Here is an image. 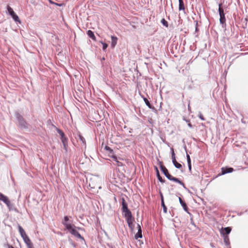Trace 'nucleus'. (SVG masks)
I'll return each mask as SVG.
<instances>
[{"instance_id":"1a4fd4ad","label":"nucleus","mask_w":248,"mask_h":248,"mask_svg":"<svg viewBox=\"0 0 248 248\" xmlns=\"http://www.w3.org/2000/svg\"><path fill=\"white\" fill-rule=\"evenodd\" d=\"M23 240L27 246L28 248H34L33 245L29 237H26Z\"/></svg>"},{"instance_id":"2f4dec72","label":"nucleus","mask_w":248,"mask_h":248,"mask_svg":"<svg viewBox=\"0 0 248 248\" xmlns=\"http://www.w3.org/2000/svg\"><path fill=\"white\" fill-rule=\"evenodd\" d=\"M50 2L53 4H54L55 5H58L59 6H62L63 5V4L62 3H61V4H58V3H55V2H52L51 1H50Z\"/></svg>"},{"instance_id":"473e14b6","label":"nucleus","mask_w":248,"mask_h":248,"mask_svg":"<svg viewBox=\"0 0 248 248\" xmlns=\"http://www.w3.org/2000/svg\"><path fill=\"white\" fill-rule=\"evenodd\" d=\"M199 117H200V118H201V119H202V120H204V118H203V116H202V115H201H201H200Z\"/></svg>"},{"instance_id":"bb28decb","label":"nucleus","mask_w":248,"mask_h":248,"mask_svg":"<svg viewBox=\"0 0 248 248\" xmlns=\"http://www.w3.org/2000/svg\"><path fill=\"white\" fill-rule=\"evenodd\" d=\"M161 22L163 24V25L164 26H166V27H167L168 26V24L167 21L166 20H165L164 19H162L161 20Z\"/></svg>"},{"instance_id":"4be33fe9","label":"nucleus","mask_w":248,"mask_h":248,"mask_svg":"<svg viewBox=\"0 0 248 248\" xmlns=\"http://www.w3.org/2000/svg\"><path fill=\"white\" fill-rule=\"evenodd\" d=\"M218 10H219V16H224L223 9L222 7L221 4H219V5Z\"/></svg>"},{"instance_id":"a211bd4d","label":"nucleus","mask_w":248,"mask_h":248,"mask_svg":"<svg viewBox=\"0 0 248 248\" xmlns=\"http://www.w3.org/2000/svg\"><path fill=\"white\" fill-rule=\"evenodd\" d=\"M222 237H223L224 242L225 243L226 245H228L230 244V240L228 235H224L223 234V235H222Z\"/></svg>"},{"instance_id":"4468645a","label":"nucleus","mask_w":248,"mask_h":248,"mask_svg":"<svg viewBox=\"0 0 248 248\" xmlns=\"http://www.w3.org/2000/svg\"><path fill=\"white\" fill-rule=\"evenodd\" d=\"M179 200L180 202V203H181V205L183 207L185 211L187 212L188 211V208L187 207L186 204L182 200V199L179 197Z\"/></svg>"},{"instance_id":"423d86ee","label":"nucleus","mask_w":248,"mask_h":248,"mask_svg":"<svg viewBox=\"0 0 248 248\" xmlns=\"http://www.w3.org/2000/svg\"><path fill=\"white\" fill-rule=\"evenodd\" d=\"M19 232L22 237L23 239L26 238V237H28V236L26 234V232H25L24 230L22 228V227L18 225V226Z\"/></svg>"},{"instance_id":"2eb2a0df","label":"nucleus","mask_w":248,"mask_h":248,"mask_svg":"<svg viewBox=\"0 0 248 248\" xmlns=\"http://www.w3.org/2000/svg\"><path fill=\"white\" fill-rule=\"evenodd\" d=\"M111 45L112 47H114L117 42V38L115 36H111Z\"/></svg>"},{"instance_id":"a878e982","label":"nucleus","mask_w":248,"mask_h":248,"mask_svg":"<svg viewBox=\"0 0 248 248\" xmlns=\"http://www.w3.org/2000/svg\"><path fill=\"white\" fill-rule=\"evenodd\" d=\"M12 17L15 22H18L19 23H21V22L19 20V16H12Z\"/></svg>"},{"instance_id":"f8f14e48","label":"nucleus","mask_w":248,"mask_h":248,"mask_svg":"<svg viewBox=\"0 0 248 248\" xmlns=\"http://www.w3.org/2000/svg\"><path fill=\"white\" fill-rule=\"evenodd\" d=\"M233 170V169L232 168H222V173L224 174L225 173H230L232 172Z\"/></svg>"},{"instance_id":"dca6fc26","label":"nucleus","mask_w":248,"mask_h":248,"mask_svg":"<svg viewBox=\"0 0 248 248\" xmlns=\"http://www.w3.org/2000/svg\"><path fill=\"white\" fill-rule=\"evenodd\" d=\"M87 34H88V35L91 38H92L93 40L94 41H95L96 40V37L93 33V32L91 31V30H88L87 32Z\"/></svg>"},{"instance_id":"20e7f679","label":"nucleus","mask_w":248,"mask_h":248,"mask_svg":"<svg viewBox=\"0 0 248 248\" xmlns=\"http://www.w3.org/2000/svg\"><path fill=\"white\" fill-rule=\"evenodd\" d=\"M172 152L171 153V158H172V161L173 165L176 168H178L179 169H182V165L181 164L179 163L178 162H177L176 161V159L175 156V154H174L173 149H172Z\"/></svg>"},{"instance_id":"cd10ccee","label":"nucleus","mask_w":248,"mask_h":248,"mask_svg":"<svg viewBox=\"0 0 248 248\" xmlns=\"http://www.w3.org/2000/svg\"><path fill=\"white\" fill-rule=\"evenodd\" d=\"M57 131H58V133L60 135L61 137H63V136H65L64 133L61 130L58 129Z\"/></svg>"},{"instance_id":"412c9836","label":"nucleus","mask_w":248,"mask_h":248,"mask_svg":"<svg viewBox=\"0 0 248 248\" xmlns=\"http://www.w3.org/2000/svg\"><path fill=\"white\" fill-rule=\"evenodd\" d=\"M143 100H144V102L145 103L146 105L150 108H152V105H151L150 103L149 102V101H148V100L146 98L143 97Z\"/></svg>"},{"instance_id":"7c9ffc66","label":"nucleus","mask_w":248,"mask_h":248,"mask_svg":"<svg viewBox=\"0 0 248 248\" xmlns=\"http://www.w3.org/2000/svg\"><path fill=\"white\" fill-rule=\"evenodd\" d=\"M69 220V218L67 216H65L64 217V221L63 222H67V221H68Z\"/></svg>"},{"instance_id":"aec40b11","label":"nucleus","mask_w":248,"mask_h":248,"mask_svg":"<svg viewBox=\"0 0 248 248\" xmlns=\"http://www.w3.org/2000/svg\"><path fill=\"white\" fill-rule=\"evenodd\" d=\"M61 140L64 146L65 147L66 143L67 141V138L64 136L63 137H61Z\"/></svg>"},{"instance_id":"ddd939ff","label":"nucleus","mask_w":248,"mask_h":248,"mask_svg":"<svg viewBox=\"0 0 248 248\" xmlns=\"http://www.w3.org/2000/svg\"><path fill=\"white\" fill-rule=\"evenodd\" d=\"M185 9L184 1L183 0H179V10L180 11H183Z\"/></svg>"},{"instance_id":"7ed1b4c3","label":"nucleus","mask_w":248,"mask_h":248,"mask_svg":"<svg viewBox=\"0 0 248 248\" xmlns=\"http://www.w3.org/2000/svg\"><path fill=\"white\" fill-rule=\"evenodd\" d=\"M62 224L65 227L66 229L74 236L78 238L79 239H83V237L80 234V233L76 231L75 229V226L70 223L66 222H62Z\"/></svg>"},{"instance_id":"f3484780","label":"nucleus","mask_w":248,"mask_h":248,"mask_svg":"<svg viewBox=\"0 0 248 248\" xmlns=\"http://www.w3.org/2000/svg\"><path fill=\"white\" fill-rule=\"evenodd\" d=\"M155 169H156V171L157 177V178H158V180L161 183H164L165 182V180H163L162 179V178L161 177V176L160 175L159 171H158V169H157V168L156 167L155 168Z\"/></svg>"},{"instance_id":"9d476101","label":"nucleus","mask_w":248,"mask_h":248,"mask_svg":"<svg viewBox=\"0 0 248 248\" xmlns=\"http://www.w3.org/2000/svg\"><path fill=\"white\" fill-rule=\"evenodd\" d=\"M138 232L135 235V239H137L139 238H141L142 235V231L140 226L139 224H138Z\"/></svg>"},{"instance_id":"6e6552de","label":"nucleus","mask_w":248,"mask_h":248,"mask_svg":"<svg viewBox=\"0 0 248 248\" xmlns=\"http://www.w3.org/2000/svg\"><path fill=\"white\" fill-rule=\"evenodd\" d=\"M19 232L22 237L23 239L26 238V237H28V236L26 234V232H25L24 230L22 228V227L18 225V226Z\"/></svg>"},{"instance_id":"c756f323","label":"nucleus","mask_w":248,"mask_h":248,"mask_svg":"<svg viewBox=\"0 0 248 248\" xmlns=\"http://www.w3.org/2000/svg\"><path fill=\"white\" fill-rule=\"evenodd\" d=\"M186 158H187V163L188 164L191 163L190 156L188 154L186 155Z\"/></svg>"},{"instance_id":"39448f33","label":"nucleus","mask_w":248,"mask_h":248,"mask_svg":"<svg viewBox=\"0 0 248 248\" xmlns=\"http://www.w3.org/2000/svg\"><path fill=\"white\" fill-rule=\"evenodd\" d=\"M0 201H2L8 207L10 206L11 202L8 198L0 192Z\"/></svg>"},{"instance_id":"72a5a7b5","label":"nucleus","mask_w":248,"mask_h":248,"mask_svg":"<svg viewBox=\"0 0 248 248\" xmlns=\"http://www.w3.org/2000/svg\"><path fill=\"white\" fill-rule=\"evenodd\" d=\"M188 166L189 170H191V163L188 164Z\"/></svg>"},{"instance_id":"f704fd0d","label":"nucleus","mask_w":248,"mask_h":248,"mask_svg":"<svg viewBox=\"0 0 248 248\" xmlns=\"http://www.w3.org/2000/svg\"><path fill=\"white\" fill-rule=\"evenodd\" d=\"M8 248H14L12 245H8Z\"/></svg>"},{"instance_id":"b1692460","label":"nucleus","mask_w":248,"mask_h":248,"mask_svg":"<svg viewBox=\"0 0 248 248\" xmlns=\"http://www.w3.org/2000/svg\"><path fill=\"white\" fill-rule=\"evenodd\" d=\"M105 149L106 151H108L110 154H113V150L108 146H105Z\"/></svg>"},{"instance_id":"9b49d317","label":"nucleus","mask_w":248,"mask_h":248,"mask_svg":"<svg viewBox=\"0 0 248 248\" xmlns=\"http://www.w3.org/2000/svg\"><path fill=\"white\" fill-rule=\"evenodd\" d=\"M111 157L112 158L113 160L115 161L116 165L118 167L123 166V163L118 160V158L116 155H112Z\"/></svg>"},{"instance_id":"f257e3e1","label":"nucleus","mask_w":248,"mask_h":248,"mask_svg":"<svg viewBox=\"0 0 248 248\" xmlns=\"http://www.w3.org/2000/svg\"><path fill=\"white\" fill-rule=\"evenodd\" d=\"M122 212L124 213V216L126 218V221L128 226L131 229L134 228L133 222H134V218L132 217L131 212L128 209L127 204L124 198L122 199Z\"/></svg>"},{"instance_id":"5701e85b","label":"nucleus","mask_w":248,"mask_h":248,"mask_svg":"<svg viewBox=\"0 0 248 248\" xmlns=\"http://www.w3.org/2000/svg\"><path fill=\"white\" fill-rule=\"evenodd\" d=\"M161 205L163 208L164 212L165 213H167V207L165 205L163 198H162Z\"/></svg>"},{"instance_id":"0eeeda50","label":"nucleus","mask_w":248,"mask_h":248,"mask_svg":"<svg viewBox=\"0 0 248 248\" xmlns=\"http://www.w3.org/2000/svg\"><path fill=\"white\" fill-rule=\"evenodd\" d=\"M232 230V229L230 227H226L224 228H222L220 231V233L222 235H223V234L224 235H228L231 232Z\"/></svg>"},{"instance_id":"f03ea898","label":"nucleus","mask_w":248,"mask_h":248,"mask_svg":"<svg viewBox=\"0 0 248 248\" xmlns=\"http://www.w3.org/2000/svg\"><path fill=\"white\" fill-rule=\"evenodd\" d=\"M160 168H161V170H162V171L163 172L164 175L166 176V177L169 180H170V181H174L176 183H177L183 186H185L184 183L182 181H180L178 178H175V177L172 176L171 175H170L169 173L168 170L165 166L161 165Z\"/></svg>"},{"instance_id":"393cba45","label":"nucleus","mask_w":248,"mask_h":248,"mask_svg":"<svg viewBox=\"0 0 248 248\" xmlns=\"http://www.w3.org/2000/svg\"><path fill=\"white\" fill-rule=\"evenodd\" d=\"M219 20L222 24H224L226 21L225 16H220Z\"/></svg>"},{"instance_id":"6ab92c4d","label":"nucleus","mask_w":248,"mask_h":248,"mask_svg":"<svg viewBox=\"0 0 248 248\" xmlns=\"http://www.w3.org/2000/svg\"><path fill=\"white\" fill-rule=\"evenodd\" d=\"M7 10H8L9 13L11 15V16H16L15 14L13 9L11 7H10L9 6H7Z\"/></svg>"},{"instance_id":"c85d7f7f","label":"nucleus","mask_w":248,"mask_h":248,"mask_svg":"<svg viewBox=\"0 0 248 248\" xmlns=\"http://www.w3.org/2000/svg\"><path fill=\"white\" fill-rule=\"evenodd\" d=\"M102 44L103 45V49L104 50H106V48H107L108 47V45L106 44V43H103L102 42Z\"/></svg>"},{"instance_id":"c9c22d12","label":"nucleus","mask_w":248,"mask_h":248,"mask_svg":"<svg viewBox=\"0 0 248 248\" xmlns=\"http://www.w3.org/2000/svg\"><path fill=\"white\" fill-rule=\"evenodd\" d=\"M188 125L190 126V127H191V124H188Z\"/></svg>"}]
</instances>
